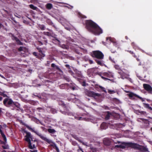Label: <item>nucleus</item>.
<instances>
[{"label": "nucleus", "instance_id": "48", "mask_svg": "<svg viewBox=\"0 0 152 152\" xmlns=\"http://www.w3.org/2000/svg\"><path fill=\"white\" fill-rule=\"evenodd\" d=\"M62 48L64 49H67V46L65 44H63L61 46Z\"/></svg>", "mask_w": 152, "mask_h": 152}, {"label": "nucleus", "instance_id": "34", "mask_svg": "<svg viewBox=\"0 0 152 152\" xmlns=\"http://www.w3.org/2000/svg\"><path fill=\"white\" fill-rule=\"evenodd\" d=\"M2 147L4 149H9V146L7 144H6L2 146Z\"/></svg>", "mask_w": 152, "mask_h": 152}, {"label": "nucleus", "instance_id": "30", "mask_svg": "<svg viewBox=\"0 0 152 152\" xmlns=\"http://www.w3.org/2000/svg\"><path fill=\"white\" fill-rule=\"evenodd\" d=\"M51 145L55 149L57 152H59V149L56 145V144H54V145Z\"/></svg>", "mask_w": 152, "mask_h": 152}, {"label": "nucleus", "instance_id": "6", "mask_svg": "<svg viewBox=\"0 0 152 152\" xmlns=\"http://www.w3.org/2000/svg\"><path fill=\"white\" fill-rule=\"evenodd\" d=\"M58 104L59 105L61 106L63 108H64V111L60 110V111L61 113L65 115L74 116L73 113L70 112L69 110L67 109V108L66 107V104H65L63 101H59Z\"/></svg>", "mask_w": 152, "mask_h": 152}, {"label": "nucleus", "instance_id": "5", "mask_svg": "<svg viewBox=\"0 0 152 152\" xmlns=\"http://www.w3.org/2000/svg\"><path fill=\"white\" fill-rule=\"evenodd\" d=\"M129 145L130 148L136 149L138 150L143 152L148 151V149L143 145H140L136 143H134L131 142L130 144H128Z\"/></svg>", "mask_w": 152, "mask_h": 152}, {"label": "nucleus", "instance_id": "16", "mask_svg": "<svg viewBox=\"0 0 152 152\" xmlns=\"http://www.w3.org/2000/svg\"><path fill=\"white\" fill-rule=\"evenodd\" d=\"M26 142H28V147L31 149H33L34 148H35L36 147L35 145L33 144V146L32 145V144L31 142V140H28Z\"/></svg>", "mask_w": 152, "mask_h": 152}, {"label": "nucleus", "instance_id": "4", "mask_svg": "<svg viewBox=\"0 0 152 152\" xmlns=\"http://www.w3.org/2000/svg\"><path fill=\"white\" fill-rule=\"evenodd\" d=\"M20 123L22 124V125L26 126L27 128L29 130L31 131L32 132L35 133L43 140L47 142L49 144H50L51 142V141L50 140L48 139H47L46 137H45L44 136H43L42 134L39 133L38 132L35 131L33 128H31L28 125H27V124L23 122L22 121H20Z\"/></svg>", "mask_w": 152, "mask_h": 152}, {"label": "nucleus", "instance_id": "24", "mask_svg": "<svg viewBox=\"0 0 152 152\" xmlns=\"http://www.w3.org/2000/svg\"><path fill=\"white\" fill-rule=\"evenodd\" d=\"M107 128V124L104 122L102 123L101 125V128L102 129H105Z\"/></svg>", "mask_w": 152, "mask_h": 152}, {"label": "nucleus", "instance_id": "52", "mask_svg": "<svg viewBox=\"0 0 152 152\" xmlns=\"http://www.w3.org/2000/svg\"><path fill=\"white\" fill-rule=\"evenodd\" d=\"M2 96L4 97H9L6 94H4V93L2 94Z\"/></svg>", "mask_w": 152, "mask_h": 152}, {"label": "nucleus", "instance_id": "11", "mask_svg": "<svg viewBox=\"0 0 152 152\" xmlns=\"http://www.w3.org/2000/svg\"><path fill=\"white\" fill-rule=\"evenodd\" d=\"M143 87L146 91L148 92L152 91V87L149 84H143Z\"/></svg>", "mask_w": 152, "mask_h": 152}, {"label": "nucleus", "instance_id": "44", "mask_svg": "<svg viewBox=\"0 0 152 152\" xmlns=\"http://www.w3.org/2000/svg\"><path fill=\"white\" fill-rule=\"evenodd\" d=\"M25 48L23 47H20L18 49V50L19 51H21L23 50V49H25Z\"/></svg>", "mask_w": 152, "mask_h": 152}, {"label": "nucleus", "instance_id": "57", "mask_svg": "<svg viewBox=\"0 0 152 152\" xmlns=\"http://www.w3.org/2000/svg\"><path fill=\"white\" fill-rule=\"evenodd\" d=\"M82 85L83 86H86V83L85 81H83L82 84Z\"/></svg>", "mask_w": 152, "mask_h": 152}, {"label": "nucleus", "instance_id": "3", "mask_svg": "<svg viewBox=\"0 0 152 152\" xmlns=\"http://www.w3.org/2000/svg\"><path fill=\"white\" fill-rule=\"evenodd\" d=\"M3 104L7 107H10L11 109L14 110L15 107L19 108L20 104L17 102H14L11 99L9 98H5L3 101Z\"/></svg>", "mask_w": 152, "mask_h": 152}, {"label": "nucleus", "instance_id": "20", "mask_svg": "<svg viewBox=\"0 0 152 152\" xmlns=\"http://www.w3.org/2000/svg\"><path fill=\"white\" fill-rule=\"evenodd\" d=\"M39 53L38 55H39V59H40L42 58L43 57H44L45 56V55L44 53H43L42 52V51L41 50H39Z\"/></svg>", "mask_w": 152, "mask_h": 152}, {"label": "nucleus", "instance_id": "35", "mask_svg": "<svg viewBox=\"0 0 152 152\" xmlns=\"http://www.w3.org/2000/svg\"><path fill=\"white\" fill-rule=\"evenodd\" d=\"M72 137H73L75 138L76 140H78L79 142H80L81 143H82L83 145H84V142H83L82 141H81L80 140H78V138L77 137V136H76L72 135Z\"/></svg>", "mask_w": 152, "mask_h": 152}, {"label": "nucleus", "instance_id": "14", "mask_svg": "<svg viewBox=\"0 0 152 152\" xmlns=\"http://www.w3.org/2000/svg\"><path fill=\"white\" fill-rule=\"evenodd\" d=\"M128 96L130 98H132L135 97L140 99L141 98V97L132 92H130L129 94H128Z\"/></svg>", "mask_w": 152, "mask_h": 152}, {"label": "nucleus", "instance_id": "19", "mask_svg": "<svg viewBox=\"0 0 152 152\" xmlns=\"http://www.w3.org/2000/svg\"><path fill=\"white\" fill-rule=\"evenodd\" d=\"M126 51L132 55V56H133L134 58H137V57H139V55H136L133 51L131 50H126Z\"/></svg>", "mask_w": 152, "mask_h": 152}, {"label": "nucleus", "instance_id": "37", "mask_svg": "<svg viewBox=\"0 0 152 152\" xmlns=\"http://www.w3.org/2000/svg\"><path fill=\"white\" fill-rule=\"evenodd\" d=\"M44 34L47 35L48 36H51V33L48 32H43Z\"/></svg>", "mask_w": 152, "mask_h": 152}, {"label": "nucleus", "instance_id": "23", "mask_svg": "<svg viewBox=\"0 0 152 152\" xmlns=\"http://www.w3.org/2000/svg\"><path fill=\"white\" fill-rule=\"evenodd\" d=\"M29 103L30 104L34 105H37L38 103V102L33 100L29 101Z\"/></svg>", "mask_w": 152, "mask_h": 152}, {"label": "nucleus", "instance_id": "43", "mask_svg": "<svg viewBox=\"0 0 152 152\" xmlns=\"http://www.w3.org/2000/svg\"><path fill=\"white\" fill-rule=\"evenodd\" d=\"M29 139L31 140H31L32 141H33L34 142H37V140L36 139H34L32 138V136L31 135V137L30 138H29Z\"/></svg>", "mask_w": 152, "mask_h": 152}, {"label": "nucleus", "instance_id": "2", "mask_svg": "<svg viewBox=\"0 0 152 152\" xmlns=\"http://www.w3.org/2000/svg\"><path fill=\"white\" fill-rule=\"evenodd\" d=\"M91 56L94 58L95 60L98 64L102 66L103 61L102 60L104 58V55L99 50H95L91 53Z\"/></svg>", "mask_w": 152, "mask_h": 152}, {"label": "nucleus", "instance_id": "63", "mask_svg": "<svg viewBox=\"0 0 152 152\" xmlns=\"http://www.w3.org/2000/svg\"><path fill=\"white\" fill-rule=\"evenodd\" d=\"M77 80L80 82L81 80V79L80 78H77Z\"/></svg>", "mask_w": 152, "mask_h": 152}, {"label": "nucleus", "instance_id": "28", "mask_svg": "<svg viewBox=\"0 0 152 152\" xmlns=\"http://www.w3.org/2000/svg\"><path fill=\"white\" fill-rule=\"evenodd\" d=\"M51 36H51L52 37L54 38L55 40H56L57 41L59 42L60 41L59 40L57 39V38L56 37V35L54 34L53 33H51Z\"/></svg>", "mask_w": 152, "mask_h": 152}, {"label": "nucleus", "instance_id": "10", "mask_svg": "<svg viewBox=\"0 0 152 152\" xmlns=\"http://www.w3.org/2000/svg\"><path fill=\"white\" fill-rule=\"evenodd\" d=\"M95 69L94 68L89 69L87 71V74L89 76H93L95 74Z\"/></svg>", "mask_w": 152, "mask_h": 152}, {"label": "nucleus", "instance_id": "32", "mask_svg": "<svg viewBox=\"0 0 152 152\" xmlns=\"http://www.w3.org/2000/svg\"><path fill=\"white\" fill-rule=\"evenodd\" d=\"M79 17L81 18H86L87 17L85 15H84L81 13H79L78 14Z\"/></svg>", "mask_w": 152, "mask_h": 152}, {"label": "nucleus", "instance_id": "64", "mask_svg": "<svg viewBox=\"0 0 152 152\" xmlns=\"http://www.w3.org/2000/svg\"><path fill=\"white\" fill-rule=\"evenodd\" d=\"M148 109H149V110H152V108L151 107H150V106H149V107Z\"/></svg>", "mask_w": 152, "mask_h": 152}, {"label": "nucleus", "instance_id": "26", "mask_svg": "<svg viewBox=\"0 0 152 152\" xmlns=\"http://www.w3.org/2000/svg\"><path fill=\"white\" fill-rule=\"evenodd\" d=\"M75 75L76 77H82V75L80 72L78 71L75 73Z\"/></svg>", "mask_w": 152, "mask_h": 152}, {"label": "nucleus", "instance_id": "58", "mask_svg": "<svg viewBox=\"0 0 152 152\" xmlns=\"http://www.w3.org/2000/svg\"><path fill=\"white\" fill-rule=\"evenodd\" d=\"M78 148H79V150L82 151V152H83V151L82 150V148H80V147L79 146V145H78Z\"/></svg>", "mask_w": 152, "mask_h": 152}, {"label": "nucleus", "instance_id": "29", "mask_svg": "<svg viewBox=\"0 0 152 152\" xmlns=\"http://www.w3.org/2000/svg\"><path fill=\"white\" fill-rule=\"evenodd\" d=\"M50 111L53 114L57 113V110L53 108H51L50 109Z\"/></svg>", "mask_w": 152, "mask_h": 152}, {"label": "nucleus", "instance_id": "46", "mask_svg": "<svg viewBox=\"0 0 152 152\" xmlns=\"http://www.w3.org/2000/svg\"><path fill=\"white\" fill-rule=\"evenodd\" d=\"M33 54L34 56L36 57L37 58H39V55L37 54V53L36 52H34L33 53Z\"/></svg>", "mask_w": 152, "mask_h": 152}, {"label": "nucleus", "instance_id": "33", "mask_svg": "<svg viewBox=\"0 0 152 152\" xmlns=\"http://www.w3.org/2000/svg\"><path fill=\"white\" fill-rule=\"evenodd\" d=\"M140 119L146 124H149V121L148 120L143 118H140Z\"/></svg>", "mask_w": 152, "mask_h": 152}, {"label": "nucleus", "instance_id": "1", "mask_svg": "<svg viewBox=\"0 0 152 152\" xmlns=\"http://www.w3.org/2000/svg\"><path fill=\"white\" fill-rule=\"evenodd\" d=\"M86 28L89 32L95 35H99L103 33L102 29L95 22L91 20H86Z\"/></svg>", "mask_w": 152, "mask_h": 152}, {"label": "nucleus", "instance_id": "41", "mask_svg": "<svg viewBox=\"0 0 152 152\" xmlns=\"http://www.w3.org/2000/svg\"><path fill=\"white\" fill-rule=\"evenodd\" d=\"M37 110L39 112H42L44 110V109L42 107H39L37 108Z\"/></svg>", "mask_w": 152, "mask_h": 152}, {"label": "nucleus", "instance_id": "8", "mask_svg": "<svg viewBox=\"0 0 152 152\" xmlns=\"http://www.w3.org/2000/svg\"><path fill=\"white\" fill-rule=\"evenodd\" d=\"M86 94V95L88 96L94 98L97 97H99L101 95L100 94L98 93H95L93 91H87Z\"/></svg>", "mask_w": 152, "mask_h": 152}, {"label": "nucleus", "instance_id": "54", "mask_svg": "<svg viewBox=\"0 0 152 152\" xmlns=\"http://www.w3.org/2000/svg\"><path fill=\"white\" fill-rule=\"evenodd\" d=\"M89 64H93V61L92 60H89Z\"/></svg>", "mask_w": 152, "mask_h": 152}, {"label": "nucleus", "instance_id": "31", "mask_svg": "<svg viewBox=\"0 0 152 152\" xmlns=\"http://www.w3.org/2000/svg\"><path fill=\"white\" fill-rule=\"evenodd\" d=\"M106 40L107 43L112 42V39L111 37H107Z\"/></svg>", "mask_w": 152, "mask_h": 152}, {"label": "nucleus", "instance_id": "53", "mask_svg": "<svg viewBox=\"0 0 152 152\" xmlns=\"http://www.w3.org/2000/svg\"><path fill=\"white\" fill-rule=\"evenodd\" d=\"M49 24L51 25L52 26H54V23L51 21H50L49 22Z\"/></svg>", "mask_w": 152, "mask_h": 152}, {"label": "nucleus", "instance_id": "27", "mask_svg": "<svg viewBox=\"0 0 152 152\" xmlns=\"http://www.w3.org/2000/svg\"><path fill=\"white\" fill-rule=\"evenodd\" d=\"M48 131L49 133L51 134H54L56 132V131L55 129H48Z\"/></svg>", "mask_w": 152, "mask_h": 152}, {"label": "nucleus", "instance_id": "36", "mask_svg": "<svg viewBox=\"0 0 152 152\" xmlns=\"http://www.w3.org/2000/svg\"><path fill=\"white\" fill-rule=\"evenodd\" d=\"M39 27L41 30H44L45 29V27L43 25H40L39 26Z\"/></svg>", "mask_w": 152, "mask_h": 152}, {"label": "nucleus", "instance_id": "13", "mask_svg": "<svg viewBox=\"0 0 152 152\" xmlns=\"http://www.w3.org/2000/svg\"><path fill=\"white\" fill-rule=\"evenodd\" d=\"M24 132L26 134V135L25 136L26 137L25 140L27 141L30 140L29 138L31 137V134L30 132H27L26 131H24Z\"/></svg>", "mask_w": 152, "mask_h": 152}, {"label": "nucleus", "instance_id": "59", "mask_svg": "<svg viewBox=\"0 0 152 152\" xmlns=\"http://www.w3.org/2000/svg\"><path fill=\"white\" fill-rule=\"evenodd\" d=\"M41 129H42L43 131L44 130H45V129H46V128L44 127H43V126H41Z\"/></svg>", "mask_w": 152, "mask_h": 152}, {"label": "nucleus", "instance_id": "39", "mask_svg": "<svg viewBox=\"0 0 152 152\" xmlns=\"http://www.w3.org/2000/svg\"><path fill=\"white\" fill-rule=\"evenodd\" d=\"M74 117L75 119L78 120H83V118L80 117H78L77 116H75Z\"/></svg>", "mask_w": 152, "mask_h": 152}, {"label": "nucleus", "instance_id": "17", "mask_svg": "<svg viewBox=\"0 0 152 152\" xmlns=\"http://www.w3.org/2000/svg\"><path fill=\"white\" fill-rule=\"evenodd\" d=\"M103 75L105 77H109V78H110L112 77H113V75H112V74L111 72H104L103 74Z\"/></svg>", "mask_w": 152, "mask_h": 152}, {"label": "nucleus", "instance_id": "12", "mask_svg": "<svg viewBox=\"0 0 152 152\" xmlns=\"http://www.w3.org/2000/svg\"><path fill=\"white\" fill-rule=\"evenodd\" d=\"M104 144L106 146L110 145L111 143V140L109 139H105L103 140Z\"/></svg>", "mask_w": 152, "mask_h": 152}, {"label": "nucleus", "instance_id": "50", "mask_svg": "<svg viewBox=\"0 0 152 152\" xmlns=\"http://www.w3.org/2000/svg\"><path fill=\"white\" fill-rule=\"evenodd\" d=\"M109 59L113 63H114V64H115V62L113 60L112 58L111 57H109Z\"/></svg>", "mask_w": 152, "mask_h": 152}, {"label": "nucleus", "instance_id": "62", "mask_svg": "<svg viewBox=\"0 0 152 152\" xmlns=\"http://www.w3.org/2000/svg\"><path fill=\"white\" fill-rule=\"evenodd\" d=\"M33 95L34 96H37V97H39V96L38 95H35V94H33Z\"/></svg>", "mask_w": 152, "mask_h": 152}, {"label": "nucleus", "instance_id": "60", "mask_svg": "<svg viewBox=\"0 0 152 152\" xmlns=\"http://www.w3.org/2000/svg\"><path fill=\"white\" fill-rule=\"evenodd\" d=\"M53 26L56 29V30H57V27H56V26H55V25H54V26Z\"/></svg>", "mask_w": 152, "mask_h": 152}, {"label": "nucleus", "instance_id": "45", "mask_svg": "<svg viewBox=\"0 0 152 152\" xmlns=\"http://www.w3.org/2000/svg\"><path fill=\"white\" fill-rule=\"evenodd\" d=\"M108 93L110 94H112L115 93V91L114 90H110L108 91Z\"/></svg>", "mask_w": 152, "mask_h": 152}, {"label": "nucleus", "instance_id": "55", "mask_svg": "<svg viewBox=\"0 0 152 152\" xmlns=\"http://www.w3.org/2000/svg\"><path fill=\"white\" fill-rule=\"evenodd\" d=\"M65 66L68 68V69H70V66L69 64H66Z\"/></svg>", "mask_w": 152, "mask_h": 152}, {"label": "nucleus", "instance_id": "56", "mask_svg": "<svg viewBox=\"0 0 152 152\" xmlns=\"http://www.w3.org/2000/svg\"><path fill=\"white\" fill-rule=\"evenodd\" d=\"M69 72L71 73V74L72 75L74 74V73L71 70H69Z\"/></svg>", "mask_w": 152, "mask_h": 152}, {"label": "nucleus", "instance_id": "40", "mask_svg": "<svg viewBox=\"0 0 152 152\" xmlns=\"http://www.w3.org/2000/svg\"><path fill=\"white\" fill-rule=\"evenodd\" d=\"M101 78L103 79L104 80H110V81H113V79L111 80V79H109V78H108L104 77L103 76H101Z\"/></svg>", "mask_w": 152, "mask_h": 152}, {"label": "nucleus", "instance_id": "7", "mask_svg": "<svg viewBox=\"0 0 152 152\" xmlns=\"http://www.w3.org/2000/svg\"><path fill=\"white\" fill-rule=\"evenodd\" d=\"M114 142L115 144H121L122 145H115L114 148H120L122 149H124L126 147L130 148L129 146V144H130L131 142H121L119 141H117V142H115L113 141Z\"/></svg>", "mask_w": 152, "mask_h": 152}, {"label": "nucleus", "instance_id": "15", "mask_svg": "<svg viewBox=\"0 0 152 152\" xmlns=\"http://www.w3.org/2000/svg\"><path fill=\"white\" fill-rule=\"evenodd\" d=\"M2 128H2V126L1 125H0V134H1L2 137L3 138L4 140H7V138L6 137L1 129Z\"/></svg>", "mask_w": 152, "mask_h": 152}, {"label": "nucleus", "instance_id": "18", "mask_svg": "<svg viewBox=\"0 0 152 152\" xmlns=\"http://www.w3.org/2000/svg\"><path fill=\"white\" fill-rule=\"evenodd\" d=\"M51 66L53 68H55L57 70L60 72H62L61 70L59 67L58 66L56 65L55 64L53 63L51 64Z\"/></svg>", "mask_w": 152, "mask_h": 152}, {"label": "nucleus", "instance_id": "47", "mask_svg": "<svg viewBox=\"0 0 152 152\" xmlns=\"http://www.w3.org/2000/svg\"><path fill=\"white\" fill-rule=\"evenodd\" d=\"M4 141H2L1 140V144H3L4 145L5 144H6L7 143V140H4Z\"/></svg>", "mask_w": 152, "mask_h": 152}, {"label": "nucleus", "instance_id": "42", "mask_svg": "<svg viewBox=\"0 0 152 152\" xmlns=\"http://www.w3.org/2000/svg\"><path fill=\"white\" fill-rule=\"evenodd\" d=\"M72 144L74 146H76L77 145L78 146V145H79L75 141H72Z\"/></svg>", "mask_w": 152, "mask_h": 152}, {"label": "nucleus", "instance_id": "9", "mask_svg": "<svg viewBox=\"0 0 152 152\" xmlns=\"http://www.w3.org/2000/svg\"><path fill=\"white\" fill-rule=\"evenodd\" d=\"M9 36L11 37L12 39L13 40H15L16 41L18 45H22L23 43L20 40L16 37L12 33H10L9 34Z\"/></svg>", "mask_w": 152, "mask_h": 152}, {"label": "nucleus", "instance_id": "21", "mask_svg": "<svg viewBox=\"0 0 152 152\" xmlns=\"http://www.w3.org/2000/svg\"><path fill=\"white\" fill-rule=\"evenodd\" d=\"M106 113L107 114L105 116V119L106 120H108L110 119V116L112 115V114L109 111H107Z\"/></svg>", "mask_w": 152, "mask_h": 152}, {"label": "nucleus", "instance_id": "38", "mask_svg": "<svg viewBox=\"0 0 152 152\" xmlns=\"http://www.w3.org/2000/svg\"><path fill=\"white\" fill-rule=\"evenodd\" d=\"M64 78L67 82H69L70 81V79L69 78V77L68 76H64Z\"/></svg>", "mask_w": 152, "mask_h": 152}, {"label": "nucleus", "instance_id": "49", "mask_svg": "<svg viewBox=\"0 0 152 152\" xmlns=\"http://www.w3.org/2000/svg\"><path fill=\"white\" fill-rule=\"evenodd\" d=\"M144 105L145 107L147 108H148L150 106L149 104H148L144 103Z\"/></svg>", "mask_w": 152, "mask_h": 152}, {"label": "nucleus", "instance_id": "22", "mask_svg": "<svg viewBox=\"0 0 152 152\" xmlns=\"http://www.w3.org/2000/svg\"><path fill=\"white\" fill-rule=\"evenodd\" d=\"M45 6L46 8L48 10H51L53 7L52 4L50 3L47 4Z\"/></svg>", "mask_w": 152, "mask_h": 152}, {"label": "nucleus", "instance_id": "51", "mask_svg": "<svg viewBox=\"0 0 152 152\" xmlns=\"http://www.w3.org/2000/svg\"><path fill=\"white\" fill-rule=\"evenodd\" d=\"M131 45L133 47V48H134L136 47V45L134 42H133L131 43Z\"/></svg>", "mask_w": 152, "mask_h": 152}, {"label": "nucleus", "instance_id": "25", "mask_svg": "<svg viewBox=\"0 0 152 152\" xmlns=\"http://www.w3.org/2000/svg\"><path fill=\"white\" fill-rule=\"evenodd\" d=\"M29 6L30 8L33 10H37L38 9L37 7L34 6L33 4H30Z\"/></svg>", "mask_w": 152, "mask_h": 152}, {"label": "nucleus", "instance_id": "61", "mask_svg": "<svg viewBox=\"0 0 152 152\" xmlns=\"http://www.w3.org/2000/svg\"><path fill=\"white\" fill-rule=\"evenodd\" d=\"M137 57V58H136V59L138 61H140V59H139L138 57Z\"/></svg>", "mask_w": 152, "mask_h": 152}]
</instances>
